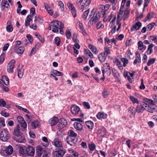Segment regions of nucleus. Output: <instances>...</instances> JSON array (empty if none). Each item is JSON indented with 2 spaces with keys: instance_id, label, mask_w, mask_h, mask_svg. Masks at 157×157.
Segmentation results:
<instances>
[{
  "instance_id": "5fc2aeb1",
  "label": "nucleus",
  "mask_w": 157,
  "mask_h": 157,
  "mask_svg": "<svg viewBox=\"0 0 157 157\" xmlns=\"http://www.w3.org/2000/svg\"><path fill=\"white\" fill-rule=\"evenodd\" d=\"M145 109L147 110L150 113H153L154 111V109L151 108L147 104L146 107H145Z\"/></svg>"
},
{
  "instance_id": "a18cd8bd",
  "label": "nucleus",
  "mask_w": 157,
  "mask_h": 157,
  "mask_svg": "<svg viewBox=\"0 0 157 157\" xmlns=\"http://www.w3.org/2000/svg\"><path fill=\"white\" fill-rule=\"evenodd\" d=\"M35 35L42 43H43L44 42V39L40 34L37 33H35Z\"/></svg>"
},
{
  "instance_id": "c756f323",
  "label": "nucleus",
  "mask_w": 157,
  "mask_h": 157,
  "mask_svg": "<svg viewBox=\"0 0 157 157\" xmlns=\"http://www.w3.org/2000/svg\"><path fill=\"white\" fill-rule=\"evenodd\" d=\"M129 11L128 10H126L123 11V13L122 15L123 18L124 19V20H125L129 16Z\"/></svg>"
},
{
  "instance_id": "6ab92c4d",
  "label": "nucleus",
  "mask_w": 157,
  "mask_h": 157,
  "mask_svg": "<svg viewBox=\"0 0 157 157\" xmlns=\"http://www.w3.org/2000/svg\"><path fill=\"white\" fill-rule=\"evenodd\" d=\"M142 24L140 22L136 23L134 25L131 29V31L132 32L135 30H138L141 26Z\"/></svg>"
},
{
  "instance_id": "603ef678",
  "label": "nucleus",
  "mask_w": 157,
  "mask_h": 157,
  "mask_svg": "<svg viewBox=\"0 0 157 157\" xmlns=\"http://www.w3.org/2000/svg\"><path fill=\"white\" fill-rule=\"evenodd\" d=\"M66 35L67 38L68 39H69L71 36V31L68 29L66 32Z\"/></svg>"
},
{
  "instance_id": "c9c22d12",
  "label": "nucleus",
  "mask_w": 157,
  "mask_h": 157,
  "mask_svg": "<svg viewBox=\"0 0 157 157\" xmlns=\"http://www.w3.org/2000/svg\"><path fill=\"white\" fill-rule=\"evenodd\" d=\"M42 140L45 143H43V145L45 147H47L49 145V143L48 140L47 138L45 136H44L42 138Z\"/></svg>"
},
{
  "instance_id": "f257e3e1",
  "label": "nucleus",
  "mask_w": 157,
  "mask_h": 157,
  "mask_svg": "<svg viewBox=\"0 0 157 157\" xmlns=\"http://www.w3.org/2000/svg\"><path fill=\"white\" fill-rule=\"evenodd\" d=\"M35 153V150L32 147L28 145L25 147L26 157H33Z\"/></svg>"
},
{
  "instance_id": "7c9ffc66",
  "label": "nucleus",
  "mask_w": 157,
  "mask_h": 157,
  "mask_svg": "<svg viewBox=\"0 0 157 157\" xmlns=\"http://www.w3.org/2000/svg\"><path fill=\"white\" fill-rule=\"evenodd\" d=\"M123 14L122 13H119L117 14V24L118 25V26L120 25V26H121V24L120 22V21L121 20Z\"/></svg>"
},
{
  "instance_id": "49530a36",
  "label": "nucleus",
  "mask_w": 157,
  "mask_h": 157,
  "mask_svg": "<svg viewBox=\"0 0 157 157\" xmlns=\"http://www.w3.org/2000/svg\"><path fill=\"white\" fill-rule=\"evenodd\" d=\"M52 73L54 75L57 76H62L63 75V74L62 72L56 70H53Z\"/></svg>"
},
{
  "instance_id": "4c0bfd02",
  "label": "nucleus",
  "mask_w": 157,
  "mask_h": 157,
  "mask_svg": "<svg viewBox=\"0 0 157 157\" xmlns=\"http://www.w3.org/2000/svg\"><path fill=\"white\" fill-rule=\"evenodd\" d=\"M126 0H122V1L121 3V7L119 10V13H122L123 14V10H122V8L124 7L125 4L126 2Z\"/></svg>"
},
{
  "instance_id": "ea45409f",
  "label": "nucleus",
  "mask_w": 157,
  "mask_h": 157,
  "mask_svg": "<svg viewBox=\"0 0 157 157\" xmlns=\"http://www.w3.org/2000/svg\"><path fill=\"white\" fill-rule=\"evenodd\" d=\"M9 23V25H8L7 26L6 29V30L8 32H11L13 30V29L10 25L11 21H8L7 22V24H8Z\"/></svg>"
},
{
  "instance_id": "2eb2a0df",
  "label": "nucleus",
  "mask_w": 157,
  "mask_h": 157,
  "mask_svg": "<svg viewBox=\"0 0 157 157\" xmlns=\"http://www.w3.org/2000/svg\"><path fill=\"white\" fill-rule=\"evenodd\" d=\"M44 5L45 9L47 10L48 13L51 15H53V10L50 5L46 3H44Z\"/></svg>"
},
{
  "instance_id": "412c9836",
  "label": "nucleus",
  "mask_w": 157,
  "mask_h": 157,
  "mask_svg": "<svg viewBox=\"0 0 157 157\" xmlns=\"http://www.w3.org/2000/svg\"><path fill=\"white\" fill-rule=\"evenodd\" d=\"M103 68L105 69V72H106L107 75H111V72L109 64L107 63L104 64L103 65Z\"/></svg>"
},
{
  "instance_id": "a211bd4d",
  "label": "nucleus",
  "mask_w": 157,
  "mask_h": 157,
  "mask_svg": "<svg viewBox=\"0 0 157 157\" xmlns=\"http://www.w3.org/2000/svg\"><path fill=\"white\" fill-rule=\"evenodd\" d=\"M9 6V2L6 0H2L1 2V9L2 10H4V8H8Z\"/></svg>"
},
{
  "instance_id": "f3484780",
  "label": "nucleus",
  "mask_w": 157,
  "mask_h": 157,
  "mask_svg": "<svg viewBox=\"0 0 157 157\" xmlns=\"http://www.w3.org/2000/svg\"><path fill=\"white\" fill-rule=\"evenodd\" d=\"M24 69L23 66L20 67L19 66L17 68L18 76L20 78H21L24 74Z\"/></svg>"
},
{
  "instance_id": "dca6fc26",
  "label": "nucleus",
  "mask_w": 157,
  "mask_h": 157,
  "mask_svg": "<svg viewBox=\"0 0 157 157\" xmlns=\"http://www.w3.org/2000/svg\"><path fill=\"white\" fill-rule=\"evenodd\" d=\"M66 140L67 142L70 145L74 146L75 145L76 141L74 138L71 137L70 136H67Z\"/></svg>"
},
{
  "instance_id": "37998d69",
  "label": "nucleus",
  "mask_w": 157,
  "mask_h": 157,
  "mask_svg": "<svg viewBox=\"0 0 157 157\" xmlns=\"http://www.w3.org/2000/svg\"><path fill=\"white\" fill-rule=\"evenodd\" d=\"M136 57L135 59L137 60L138 63H140L141 62V60L140 53L138 52H136Z\"/></svg>"
},
{
  "instance_id": "774afa93",
  "label": "nucleus",
  "mask_w": 157,
  "mask_h": 157,
  "mask_svg": "<svg viewBox=\"0 0 157 157\" xmlns=\"http://www.w3.org/2000/svg\"><path fill=\"white\" fill-rule=\"evenodd\" d=\"M83 104L84 106L86 108L88 109H89L90 108V106L88 102L84 101L83 102Z\"/></svg>"
},
{
  "instance_id": "9d476101",
  "label": "nucleus",
  "mask_w": 157,
  "mask_h": 157,
  "mask_svg": "<svg viewBox=\"0 0 157 157\" xmlns=\"http://www.w3.org/2000/svg\"><path fill=\"white\" fill-rule=\"evenodd\" d=\"M79 107L76 105H73L71 108V113L74 115L77 114L80 111Z\"/></svg>"
},
{
  "instance_id": "13d9d810",
  "label": "nucleus",
  "mask_w": 157,
  "mask_h": 157,
  "mask_svg": "<svg viewBox=\"0 0 157 157\" xmlns=\"http://www.w3.org/2000/svg\"><path fill=\"white\" fill-rule=\"evenodd\" d=\"M58 3L59 5V6L60 8H61V10H62V11H64V4H63V3L61 1H59Z\"/></svg>"
},
{
  "instance_id": "8fccbe9b",
  "label": "nucleus",
  "mask_w": 157,
  "mask_h": 157,
  "mask_svg": "<svg viewBox=\"0 0 157 157\" xmlns=\"http://www.w3.org/2000/svg\"><path fill=\"white\" fill-rule=\"evenodd\" d=\"M55 44L57 45V46H58L60 45V39L59 37H56L55 38Z\"/></svg>"
},
{
  "instance_id": "338daca9",
  "label": "nucleus",
  "mask_w": 157,
  "mask_h": 157,
  "mask_svg": "<svg viewBox=\"0 0 157 157\" xmlns=\"http://www.w3.org/2000/svg\"><path fill=\"white\" fill-rule=\"evenodd\" d=\"M6 105L5 101L3 99H0V106L3 107L5 106Z\"/></svg>"
},
{
  "instance_id": "e433bc0d",
  "label": "nucleus",
  "mask_w": 157,
  "mask_h": 157,
  "mask_svg": "<svg viewBox=\"0 0 157 157\" xmlns=\"http://www.w3.org/2000/svg\"><path fill=\"white\" fill-rule=\"evenodd\" d=\"M88 147L90 150L91 151H94L96 147L95 145L93 143H89L88 144Z\"/></svg>"
},
{
  "instance_id": "1a4fd4ad",
  "label": "nucleus",
  "mask_w": 157,
  "mask_h": 157,
  "mask_svg": "<svg viewBox=\"0 0 157 157\" xmlns=\"http://www.w3.org/2000/svg\"><path fill=\"white\" fill-rule=\"evenodd\" d=\"M58 118L54 116L51 118L48 121V123L50 126H53L56 125L59 122Z\"/></svg>"
},
{
  "instance_id": "72a5a7b5",
  "label": "nucleus",
  "mask_w": 157,
  "mask_h": 157,
  "mask_svg": "<svg viewBox=\"0 0 157 157\" xmlns=\"http://www.w3.org/2000/svg\"><path fill=\"white\" fill-rule=\"evenodd\" d=\"M129 98L130 100L133 103V104H139V102L138 99L133 96H130L129 97Z\"/></svg>"
},
{
  "instance_id": "09e8293b",
  "label": "nucleus",
  "mask_w": 157,
  "mask_h": 157,
  "mask_svg": "<svg viewBox=\"0 0 157 157\" xmlns=\"http://www.w3.org/2000/svg\"><path fill=\"white\" fill-rule=\"evenodd\" d=\"M155 60V58H152L151 59H149L147 63V65L148 66H150L151 64L153 63Z\"/></svg>"
},
{
  "instance_id": "5701e85b",
  "label": "nucleus",
  "mask_w": 157,
  "mask_h": 157,
  "mask_svg": "<svg viewBox=\"0 0 157 157\" xmlns=\"http://www.w3.org/2000/svg\"><path fill=\"white\" fill-rule=\"evenodd\" d=\"M43 153V149L40 146H38L36 149V155L38 157H40Z\"/></svg>"
},
{
  "instance_id": "423d86ee",
  "label": "nucleus",
  "mask_w": 157,
  "mask_h": 157,
  "mask_svg": "<svg viewBox=\"0 0 157 157\" xmlns=\"http://www.w3.org/2000/svg\"><path fill=\"white\" fill-rule=\"evenodd\" d=\"M52 144L56 147L59 149H61L63 147L61 141L58 137L55 138L52 142Z\"/></svg>"
},
{
  "instance_id": "c03bdc74",
  "label": "nucleus",
  "mask_w": 157,
  "mask_h": 157,
  "mask_svg": "<svg viewBox=\"0 0 157 157\" xmlns=\"http://www.w3.org/2000/svg\"><path fill=\"white\" fill-rule=\"evenodd\" d=\"M155 25L154 23H151L149 24L147 26V30L148 31L151 30Z\"/></svg>"
},
{
  "instance_id": "bf43d9fd",
  "label": "nucleus",
  "mask_w": 157,
  "mask_h": 157,
  "mask_svg": "<svg viewBox=\"0 0 157 157\" xmlns=\"http://www.w3.org/2000/svg\"><path fill=\"white\" fill-rule=\"evenodd\" d=\"M17 141L19 143H23L25 140V138L23 136H21L19 138H18L17 140Z\"/></svg>"
},
{
  "instance_id": "4d7b16f0",
  "label": "nucleus",
  "mask_w": 157,
  "mask_h": 157,
  "mask_svg": "<svg viewBox=\"0 0 157 157\" xmlns=\"http://www.w3.org/2000/svg\"><path fill=\"white\" fill-rule=\"evenodd\" d=\"M138 48L140 50H142L143 48V43L141 41H139L138 43Z\"/></svg>"
},
{
  "instance_id": "aec40b11",
  "label": "nucleus",
  "mask_w": 157,
  "mask_h": 157,
  "mask_svg": "<svg viewBox=\"0 0 157 157\" xmlns=\"http://www.w3.org/2000/svg\"><path fill=\"white\" fill-rule=\"evenodd\" d=\"M107 115L103 112H99L96 115L97 118L99 119H105L107 118Z\"/></svg>"
},
{
  "instance_id": "69168bd1",
  "label": "nucleus",
  "mask_w": 157,
  "mask_h": 157,
  "mask_svg": "<svg viewBox=\"0 0 157 157\" xmlns=\"http://www.w3.org/2000/svg\"><path fill=\"white\" fill-rule=\"evenodd\" d=\"M98 7L99 9L100 10V12L101 13V14H102L101 12H103V10H104V9L105 8L104 6L102 5H100Z\"/></svg>"
},
{
  "instance_id": "680f3d73",
  "label": "nucleus",
  "mask_w": 157,
  "mask_h": 157,
  "mask_svg": "<svg viewBox=\"0 0 157 157\" xmlns=\"http://www.w3.org/2000/svg\"><path fill=\"white\" fill-rule=\"evenodd\" d=\"M67 5L68 8L71 10L75 8L74 6L70 2H67Z\"/></svg>"
},
{
  "instance_id": "052dcab7",
  "label": "nucleus",
  "mask_w": 157,
  "mask_h": 157,
  "mask_svg": "<svg viewBox=\"0 0 157 157\" xmlns=\"http://www.w3.org/2000/svg\"><path fill=\"white\" fill-rule=\"evenodd\" d=\"M97 28L98 29H103L104 26L103 25L101 22H99L97 24Z\"/></svg>"
},
{
  "instance_id": "a878e982",
  "label": "nucleus",
  "mask_w": 157,
  "mask_h": 157,
  "mask_svg": "<svg viewBox=\"0 0 157 157\" xmlns=\"http://www.w3.org/2000/svg\"><path fill=\"white\" fill-rule=\"evenodd\" d=\"M101 17V13L99 11L96 14V15L92 18L93 21L96 23L98 21Z\"/></svg>"
},
{
  "instance_id": "6e6d98bb",
  "label": "nucleus",
  "mask_w": 157,
  "mask_h": 157,
  "mask_svg": "<svg viewBox=\"0 0 157 157\" xmlns=\"http://www.w3.org/2000/svg\"><path fill=\"white\" fill-rule=\"evenodd\" d=\"M60 27L58 29L60 30L59 33L61 34H63L64 33V31L63 30V29L64 27L63 24V23L60 24Z\"/></svg>"
},
{
  "instance_id": "20e7f679",
  "label": "nucleus",
  "mask_w": 157,
  "mask_h": 157,
  "mask_svg": "<svg viewBox=\"0 0 157 157\" xmlns=\"http://www.w3.org/2000/svg\"><path fill=\"white\" fill-rule=\"evenodd\" d=\"M17 120L23 128L22 131H25L27 128V124L24 118L21 116H18L17 117Z\"/></svg>"
},
{
  "instance_id": "393cba45",
  "label": "nucleus",
  "mask_w": 157,
  "mask_h": 157,
  "mask_svg": "<svg viewBox=\"0 0 157 157\" xmlns=\"http://www.w3.org/2000/svg\"><path fill=\"white\" fill-rule=\"evenodd\" d=\"M98 133L100 136H103L105 134L106 130L104 128H102L98 130Z\"/></svg>"
},
{
  "instance_id": "0e129e2a",
  "label": "nucleus",
  "mask_w": 157,
  "mask_h": 157,
  "mask_svg": "<svg viewBox=\"0 0 157 157\" xmlns=\"http://www.w3.org/2000/svg\"><path fill=\"white\" fill-rule=\"evenodd\" d=\"M26 37L28 39V40L29 42L31 43H32V42L33 41V38L32 36L29 34H27L26 35Z\"/></svg>"
},
{
  "instance_id": "6e6552de",
  "label": "nucleus",
  "mask_w": 157,
  "mask_h": 157,
  "mask_svg": "<svg viewBox=\"0 0 157 157\" xmlns=\"http://www.w3.org/2000/svg\"><path fill=\"white\" fill-rule=\"evenodd\" d=\"M147 104L144 102L138 105L136 108V111L138 113H142L145 109V107H146Z\"/></svg>"
},
{
  "instance_id": "e2e57ef3",
  "label": "nucleus",
  "mask_w": 157,
  "mask_h": 157,
  "mask_svg": "<svg viewBox=\"0 0 157 157\" xmlns=\"http://www.w3.org/2000/svg\"><path fill=\"white\" fill-rule=\"evenodd\" d=\"M5 55L4 54H2L0 56V64H2L4 62L5 59Z\"/></svg>"
},
{
  "instance_id": "de8ad7c7",
  "label": "nucleus",
  "mask_w": 157,
  "mask_h": 157,
  "mask_svg": "<svg viewBox=\"0 0 157 157\" xmlns=\"http://www.w3.org/2000/svg\"><path fill=\"white\" fill-rule=\"evenodd\" d=\"M105 8L104 9V10H103V12H102V14L103 15V17L104 16V15L106 14V12L108 10L109 8L110 7V6L108 4H107L104 6Z\"/></svg>"
},
{
  "instance_id": "a19ab883",
  "label": "nucleus",
  "mask_w": 157,
  "mask_h": 157,
  "mask_svg": "<svg viewBox=\"0 0 157 157\" xmlns=\"http://www.w3.org/2000/svg\"><path fill=\"white\" fill-rule=\"evenodd\" d=\"M19 152L20 154L23 156H26L25 154V151L22 147H20L19 148Z\"/></svg>"
},
{
  "instance_id": "cd10ccee",
  "label": "nucleus",
  "mask_w": 157,
  "mask_h": 157,
  "mask_svg": "<svg viewBox=\"0 0 157 157\" xmlns=\"http://www.w3.org/2000/svg\"><path fill=\"white\" fill-rule=\"evenodd\" d=\"M98 57L101 62H104L105 60L106 56L103 53H102L98 55Z\"/></svg>"
},
{
  "instance_id": "f03ea898",
  "label": "nucleus",
  "mask_w": 157,
  "mask_h": 157,
  "mask_svg": "<svg viewBox=\"0 0 157 157\" xmlns=\"http://www.w3.org/2000/svg\"><path fill=\"white\" fill-rule=\"evenodd\" d=\"M10 137L9 133L5 129H3L2 131L0 134V139L3 141H6Z\"/></svg>"
},
{
  "instance_id": "7ed1b4c3",
  "label": "nucleus",
  "mask_w": 157,
  "mask_h": 157,
  "mask_svg": "<svg viewBox=\"0 0 157 157\" xmlns=\"http://www.w3.org/2000/svg\"><path fill=\"white\" fill-rule=\"evenodd\" d=\"M62 23L59 21L57 20H54L51 22V25L55 28H54L52 30V31L54 33H56L58 32V28L60 27V24Z\"/></svg>"
},
{
  "instance_id": "c85d7f7f",
  "label": "nucleus",
  "mask_w": 157,
  "mask_h": 157,
  "mask_svg": "<svg viewBox=\"0 0 157 157\" xmlns=\"http://www.w3.org/2000/svg\"><path fill=\"white\" fill-rule=\"evenodd\" d=\"M68 136H70L71 137L74 138L77 136V134L74 132L72 130H70L68 132Z\"/></svg>"
},
{
  "instance_id": "79ce46f5",
  "label": "nucleus",
  "mask_w": 157,
  "mask_h": 157,
  "mask_svg": "<svg viewBox=\"0 0 157 157\" xmlns=\"http://www.w3.org/2000/svg\"><path fill=\"white\" fill-rule=\"evenodd\" d=\"M89 12V10L88 9L84 12L83 14L82 15V17L84 20H86V18L88 15Z\"/></svg>"
},
{
  "instance_id": "ddd939ff",
  "label": "nucleus",
  "mask_w": 157,
  "mask_h": 157,
  "mask_svg": "<svg viewBox=\"0 0 157 157\" xmlns=\"http://www.w3.org/2000/svg\"><path fill=\"white\" fill-rule=\"evenodd\" d=\"M14 50L17 54H22L25 50V48L23 46L18 47L16 46L13 48Z\"/></svg>"
},
{
  "instance_id": "4be33fe9",
  "label": "nucleus",
  "mask_w": 157,
  "mask_h": 157,
  "mask_svg": "<svg viewBox=\"0 0 157 157\" xmlns=\"http://www.w3.org/2000/svg\"><path fill=\"white\" fill-rule=\"evenodd\" d=\"M74 125L75 128L77 130L81 131L83 128L82 125L79 122H75Z\"/></svg>"
},
{
  "instance_id": "2f4dec72",
  "label": "nucleus",
  "mask_w": 157,
  "mask_h": 157,
  "mask_svg": "<svg viewBox=\"0 0 157 157\" xmlns=\"http://www.w3.org/2000/svg\"><path fill=\"white\" fill-rule=\"evenodd\" d=\"M136 109L133 107H131L129 109L128 112L133 116H135L136 113Z\"/></svg>"
},
{
  "instance_id": "39448f33",
  "label": "nucleus",
  "mask_w": 157,
  "mask_h": 157,
  "mask_svg": "<svg viewBox=\"0 0 157 157\" xmlns=\"http://www.w3.org/2000/svg\"><path fill=\"white\" fill-rule=\"evenodd\" d=\"M15 63L14 59H12L8 63L7 67V70L9 73H12L13 72Z\"/></svg>"
},
{
  "instance_id": "0eeeda50",
  "label": "nucleus",
  "mask_w": 157,
  "mask_h": 157,
  "mask_svg": "<svg viewBox=\"0 0 157 157\" xmlns=\"http://www.w3.org/2000/svg\"><path fill=\"white\" fill-rule=\"evenodd\" d=\"M58 151H55L53 153V157H62L66 151L63 147Z\"/></svg>"
},
{
  "instance_id": "864d4df0",
  "label": "nucleus",
  "mask_w": 157,
  "mask_h": 157,
  "mask_svg": "<svg viewBox=\"0 0 157 157\" xmlns=\"http://www.w3.org/2000/svg\"><path fill=\"white\" fill-rule=\"evenodd\" d=\"M121 61L123 62V66L124 67H125L126 65L128 63V62L127 59L124 58H122Z\"/></svg>"
},
{
  "instance_id": "bb28decb",
  "label": "nucleus",
  "mask_w": 157,
  "mask_h": 157,
  "mask_svg": "<svg viewBox=\"0 0 157 157\" xmlns=\"http://www.w3.org/2000/svg\"><path fill=\"white\" fill-rule=\"evenodd\" d=\"M86 124L87 127L90 129L92 130L94 127V123L91 121H86L85 122Z\"/></svg>"
},
{
  "instance_id": "473e14b6",
  "label": "nucleus",
  "mask_w": 157,
  "mask_h": 157,
  "mask_svg": "<svg viewBox=\"0 0 157 157\" xmlns=\"http://www.w3.org/2000/svg\"><path fill=\"white\" fill-rule=\"evenodd\" d=\"M39 125V122L37 121H34L31 123V125L33 128L35 129Z\"/></svg>"
},
{
  "instance_id": "b1692460",
  "label": "nucleus",
  "mask_w": 157,
  "mask_h": 157,
  "mask_svg": "<svg viewBox=\"0 0 157 157\" xmlns=\"http://www.w3.org/2000/svg\"><path fill=\"white\" fill-rule=\"evenodd\" d=\"M1 81L3 82L6 85H8L9 84V80L8 78L5 75H3L2 76V79L0 80V83H1Z\"/></svg>"
},
{
  "instance_id": "f704fd0d",
  "label": "nucleus",
  "mask_w": 157,
  "mask_h": 157,
  "mask_svg": "<svg viewBox=\"0 0 157 157\" xmlns=\"http://www.w3.org/2000/svg\"><path fill=\"white\" fill-rule=\"evenodd\" d=\"M153 45L151 44L148 46L146 52L147 55L151 54L152 52V48L153 47Z\"/></svg>"
},
{
  "instance_id": "58836bf2",
  "label": "nucleus",
  "mask_w": 157,
  "mask_h": 157,
  "mask_svg": "<svg viewBox=\"0 0 157 157\" xmlns=\"http://www.w3.org/2000/svg\"><path fill=\"white\" fill-rule=\"evenodd\" d=\"M114 63H116V65L118 66L120 69L121 70L123 69L122 64L119 59H117L115 60Z\"/></svg>"
},
{
  "instance_id": "9b49d317",
  "label": "nucleus",
  "mask_w": 157,
  "mask_h": 157,
  "mask_svg": "<svg viewBox=\"0 0 157 157\" xmlns=\"http://www.w3.org/2000/svg\"><path fill=\"white\" fill-rule=\"evenodd\" d=\"M67 124V121L66 120L63 118L60 120L58 126L59 129H62L65 127Z\"/></svg>"
},
{
  "instance_id": "4468645a",
  "label": "nucleus",
  "mask_w": 157,
  "mask_h": 157,
  "mask_svg": "<svg viewBox=\"0 0 157 157\" xmlns=\"http://www.w3.org/2000/svg\"><path fill=\"white\" fill-rule=\"evenodd\" d=\"M5 151L6 154L8 155H11L13 152V148L10 145L5 147Z\"/></svg>"
},
{
  "instance_id": "3c124183",
  "label": "nucleus",
  "mask_w": 157,
  "mask_h": 157,
  "mask_svg": "<svg viewBox=\"0 0 157 157\" xmlns=\"http://www.w3.org/2000/svg\"><path fill=\"white\" fill-rule=\"evenodd\" d=\"M104 49L105 52L103 53L104 54H105V55L106 56L110 53V50L107 47H105Z\"/></svg>"
},
{
  "instance_id": "f8f14e48",
  "label": "nucleus",
  "mask_w": 157,
  "mask_h": 157,
  "mask_svg": "<svg viewBox=\"0 0 157 157\" xmlns=\"http://www.w3.org/2000/svg\"><path fill=\"white\" fill-rule=\"evenodd\" d=\"M13 134L17 137H19L21 136V131L20 127L19 124H17L16 127L14 128Z\"/></svg>"
}]
</instances>
